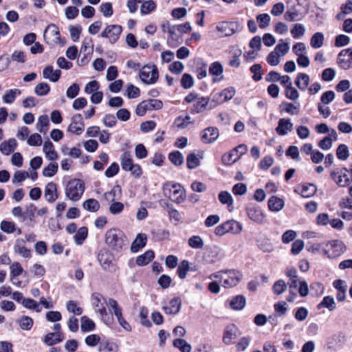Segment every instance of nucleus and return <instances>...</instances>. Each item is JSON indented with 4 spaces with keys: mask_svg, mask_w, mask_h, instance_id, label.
<instances>
[{
    "mask_svg": "<svg viewBox=\"0 0 352 352\" xmlns=\"http://www.w3.org/2000/svg\"><path fill=\"white\" fill-rule=\"evenodd\" d=\"M104 241L111 251L117 253L121 252L128 244L125 234L116 228H111L106 232Z\"/></svg>",
    "mask_w": 352,
    "mask_h": 352,
    "instance_id": "obj_1",
    "label": "nucleus"
},
{
    "mask_svg": "<svg viewBox=\"0 0 352 352\" xmlns=\"http://www.w3.org/2000/svg\"><path fill=\"white\" fill-rule=\"evenodd\" d=\"M85 191L84 182L80 179L70 180L65 188L66 196L72 201H78Z\"/></svg>",
    "mask_w": 352,
    "mask_h": 352,
    "instance_id": "obj_2",
    "label": "nucleus"
},
{
    "mask_svg": "<svg viewBox=\"0 0 352 352\" xmlns=\"http://www.w3.org/2000/svg\"><path fill=\"white\" fill-rule=\"evenodd\" d=\"M163 190L165 196H168L171 201L177 204H180L185 200L186 192L179 184H173L171 188H168V184H166Z\"/></svg>",
    "mask_w": 352,
    "mask_h": 352,
    "instance_id": "obj_3",
    "label": "nucleus"
},
{
    "mask_svg": "<svg viewBox=\"0 0 352 352\" xmlns=\"http://www.w3.org/2000/svg\"><path fill=\"white\" fill-rule=\"evenodd\" d=\"M159 77V72L156 65H146L140 72V78L146 85L154 84Z\"/></svg>",
    "mask_w": 352,
    "mask_h": 352,
    "instance_id": "obj_4",
    "label": "nucleus"
},
{
    "mask_svg": "<svg viewBox=\"0 0 352 352\" xmlns=\"http://www.w3.org/2000/svg\"><path fill=\"white\" fill-rule=\"evenodd\" d=\"M163 107V102L160 100L148 99L140 102L135 109V113L138 116H143L147 111L159 110Z\"/></svg>",
    "mask_w": 352,
    "mask_h": 352,
    "instance_id": "obj_5",
    "label": "nucleus"
},
{
    "mask_svg": "<svg viewBox=\"0 0 352 352\" xmlns=\"http://www.w3.org/2000/svg\"><path fill=\"white\" fill-rule=\"evenodd\" d=\"M113 256L109 250L101 249L98 254V260L102 269L107 272H114L115 265L113 263Z\"/></svg>",
    "mask_w": 352,
    "mask_h": 352,
    "instance_id": "obj_6",
    "label": "nucleus"
},
{
    "mask_svg": "<svg viewBox=\"0 0 352 352\" xmlns=\"http://www.w3.org/2000/svg\"><path fill=\"white\" fill-rule=\"evenodd\" d=\"M327 249L324 254L329 258H336L340 256L345 251V247L342 241L334 240L327 243Z\"/></svg>",
    "mask_w": 352,
    "mask_h": 352,
    "instance_id": "obj_7",
    "label": "nucleus"
},
{
    "mask_svg": "<svg viewBox=\"0 0 352 352\" xmlns=\"http://www.w3.org/2000/svg\"><path fill=\"white\" fill-rule=\"evenodd\" d=\"M122 28L120 25H109L101 32L100 36L108 38L111 44H114L120 38Z\"/></svg>",
    "mask_w": 352,
    "mask_h": 352,
    "instance_id": "obj_8",
    "label": "nucleus"
},
{
    "mask_svg": "<svg viewBox=\"0 0 352 352\" xmlns=\"http://www.w3.org/2000/svg\"><path fill=\"white\" fill-rule=\"evenodd\" d=\"M348 169L345 167L331 173V179L340 186L345 187L352 182V177H349L347 175Z\"/></svg>",
    "mask_w": 352,
    "mask_h": 352,
    "instance_id": "obj_9",
    "label": "nucleus"
},
{
    "mask_svg": "<svg viewBox=\"0 0 352 352\" xmlns=\"http://www.w3.org/2000/svg\"><path fill=\"white\" fill-rule=\"evenodd\" d=\"M234 95L233 88L225 89L221 91H213L210 95V101L216 104H220L230 100Z\"/></svg>",
    "mask_w": 352,
    "mask_h": 352,
    "instance_id": "obj_10",
    "label": "nucleus"
},
{
    "mask_svg": "<svg viewBox=\"0 0 352 352\" xmlns=\"http://www.w3.org/2000/svg\"><path fill=\"white\" fill-rule=\"evenodd\" d=\"M337 63L345 70L352 67V47L342 50L338 55Z\"/></svg>",
    "mask_w": 352,
    "mask_h": 352,
    "instance_id": "obj_11",
    "label": "nucleus"
},
{
    "mask_svg": "<svg viewBox=\"0 0 352 352\" xmlns=\"http://www.w3.org/2000/svg\"><path fill=\"white\" fill-rule=\"evenodd\" d=\"M84 128V122L81 114H75L72 118V123L69 125L67 131L76 135L82 133Z\"/></svg>",
    "mask_w": 352,
    "mask_h": 352,
    "instance_id": "obj_12",
    "label": "nucleus"
},
{
    "mask_svg": "<svg viewBox=\"0 0 352 352\" xmlns=\"http://www.w3.org/2000/svg\"><path fill=\"white\" fill-rule=\"evenodd\" d=\"M242 148V144L238 145L233 148L230 153H225L222 156V162L224 165L229 166L236 162L242 156V152H239V149Z\"/></svg>",
    "mask_w": 352,
    "mask_h": 352,
    "instance_id": "obj_13",
    "label": "nucleus"
},
{
    "mask_svg": "<svg viewBox=\"0 0 352 352\" xmlns=\"http://www.w3.org/2000/svg\"><path fill=\"white\" fill-rule=\"evenodd\" d=\"M219 135L217 128L208 127L202 131L201 140L205 144H210L217 139Z\"/></svg>",
    "mask_w": 352,
    "mask_h": 352,
    "instance_id": "obj_14",
    "label": "nucleus"
},
{
    "mask_svg": "<svg viewBox=\"0 0 352 352\" xmlns=\"http://www.w3.org/2000/svg\"><path fill=\"white\" fill-rule=\"evenodd\" d=\"M182 307V300L179 297H175L169 302V306H163L162 309L166 314L176 315L177 314Z\"/></svg>",
    "mask_w": 352,
    "mask_h": 352,
    "instance_id": "obj_15",
    "label": "nucleus"
},
{
    "mask_svg": "<svg viewBox=\"0 0 352 352\" xmlns=\"http://www.w3.org/2000/svg\"><path fill=\"white\" fill-rule=\"evenodd\" d=\"M239 329L234 324L228 325L225 329L223 341L226 344H230L233 340L236 338Z\"/></svg>",
    "mask_w": 352,
    "mask_h": 352,
    "instance_id": "obj_16",
    "label": "nucleus"
},
{
    "mask_svg": "<svg viewBox=\"0 0 352 352\" xmlns=\"http://www.w3.org/2000/svg\"><path fill=\"white\" fill-rule=\"evenodd\" d=\"M45 197L46 200L50 203H52L58 199V195L55 183L51 182L45 186Z\"/></svg>",
    "mask_w": 352,
    "mask_h": 352,
    "instance_id": "obj_17",
    "label": "nucleus"
},
{
    "mask_svg": "<svg viewBox=\"0 0 352 352\" xmlns=\"http://www.w3.org/2000/svg\"><path fill=\"white\" fill-rule=\"evenodd\" d=\"M293 129V124L289 119L280 118L276 129V133L280 135H285L288 131Z\"/></svg>",
    "mask_w": 352,
    "mask_h": 352,
    "instance_id": "obj_18",
    "label": "nucleus"
},
{
    "mask_svg": "<svg viewBox=\"0 0 352 352\" xmlns=\"http://www.w3.org/2000/svg\"><path fill=\"white\" fill-rule=\"evenodd\" d=\"M146 241L147 237L146 234L142 233L138 234L131 244V251L132 252H138L146 245Z\"/></svg>",
    "mask_w": 352,
    "mask_h": 352,
    "instance_id": "obj_19",
    "label": "nucleus"
},
{
    "mask_svg": "<svg viewBox=\"0 0 352 352\" xmlns=\"http://www.w3.org/2000/svg\"><path fill=\"white\" fill-rule=\"evenodd\" d=\"M284 206L285 202L283 199L276 196H272L268 200L269 209L272 212L280 211Z\"/></svg>",
    "mask_w": 352,
    "mask_h": 352,
    "instance_id": "obj_20",
    "label": "nucleus"
},
{
    "mask_svg": "<svg viewBox=\"0 0 352 352\" xmlns=\"http://www.w3.org/2000/svg\"><path fill=\"white\" fill-rule=\"evenodd\" d=\"M43 151L45 153L46 157L50 160L54 161L58 157L57 152L54 150V144L50 140L45 142Z\"/></svg>",
    "mask_w": 352,
    "mask_h": 352,
    "instance_id": "obj_21",
    "label": "nucleus"
},
{
    "mask_svg": "<svg viewBox=\"0 0 352 352\" xmlns=\"http://www.w3.org/2000/svg\"><path fill=\"white\" fill-rule=\"evenodd\" d=\"M247 213L250 219L256 223H263L265 221V218L260 209L255 208H248Z\"/></svg>",
    "mask_w": 352,
    "mask_h": 352,
    "instance_id": "obj_22",
    "label": "nucleus"
},
{
    "mask_svg": "<svg viewBox=\"0 0 352 352\" xmlns=\"http://www.w3.org/2000/svg\"><path fill=\"white\" fill-rule=\"evenodd\" d=\"M24 243L23 239H17L14 247V252L21 254L24 258H30L31 250L25 248Z\"/></svg>",
    "mask_w": 352,
    "mask_h": 352,
    "instance_id": "obj_23",
    "label": "nucleus"
},
{
    "mask_svg": "<svg viewBox=\"0 0 352 352\" xmlns=\"http://www.w3.org/2000/svg\"><path fill=\"white\" fill-rule=\"evenodd\" d=\"M155 257L153 250H147L144 254L138 256L136 258V263L139 266H144L148 264Z\"/></svg>",
    "mask_w": 352,
    "mask_h": 352,
    "instance_id": "obj_24",
    "label": "nucleus"
},
{
    "mask_svg": "<svg viewBox=\"0 0 352 352\" xmlns=\"http://www.w3.org/2000/svg\"><path fill=\"white\" fill-rule=\"evenodd\" d=\"M120 163L122 168L125 171H129L133 166V162L129 151H124L120 157Z\"/></svg>",
    "mask_w": 352,
    "mask_h": 352,
    "instance_id": "obj_25",
    "label": "nucleus"
},
{
    "mask_svg": "<svg viewBox=\"0 0 352 352\" xmlns=\"http://www.w3.org/2000/svg\"><path fill=\"white\" fill-rule=\"evenodd\" d=\"M309 76L305 73H299L296 77L295 83L298 88L305 91L309 84Z\"/></svg>",
    "mask_w": 352,
    "mask_h": 352,
    "instance_id": "obj_26",
    "label": "nucleus"
},
{
    "mask_svg": "<svg viewBox=\"0 0 352 352\" xmlns=\"http://www.w3.org/2000/svg\"><path fill=\"white\" fill-rule=\"evenodd\" d=\"M122 195V189L120 185H116L111 190L105 192L104 196L106 200L109 201H115L116 199H119Z\"/></svg>",
    "mask_w": 352,
    "mask_h": 352,
    "instance_id": "obj_27",
    "label": "nucleus"
},
{
    "mask_svg": "<svg viewBox=\"0 0 352 352\" xmlns=\"http://www.w3.org/2000/svg\"><path fill=\"white\" fill-rule=\"evenodd\" d=\"M94 51V43L91 37H85L80 48V54L91 56Z\"/></svg>",
    "mask_w": 352,
    "mask_h": 352,
    "instance_id": "obj_28",
    "label": "nucleus"
},
{
    "mask_svg": "<svg viewBox=\"0 0 352 352\" xmlns=\"http://www.w3.org/2000/svg\"><path fill=\"white\" fill-rule=\"evenodd\" d=\"M80 329L82 332L92 331L96 329L95 322L86 316H83L80 318Z\"/></svg>",
    "mask_w": 352,
    "mask_h": 352,
    "instance_id": "obj_29",
    "label": "nucleus"
},
{
    "mask_svg": "<svg viewBox=\"0 0 352 352\" xmlns=\"http://www.w3.org/2000/svg\"><path fill=\"white\" fill-rule=\"evenodd\" d=\"M240 279L234 275H226V277H221V285L226 288L232 287L236 285Z\"/></svg>",
    "mask_w": 352,
    "mask_h": 352,
    "instance_id": "obj_30",
    "label": "nucleus"
},
{
    "mask_svg": "<svg viewBox=\"0 0 352 352\" xmlns=\"http://www.w3.org/2000/svg\"><path fill=\"white\" fill-rule=\"evenodd\" d=\"M317 191L316 186L313 184H306L302 186L300 195L302 197L309 198L312 197Z\"/></svg>",
    "mask_w": 352,
    "mask_h": 352,
    "instance_id": "obj_31",
    "label": "nucleus"
},
{
    "mask_svg": "<svg viewBox=\"0 0 352 352\" xmlns=\"http://www.w3.org/2000/svg\"><path fill=\"white\" fill-rule=\"evenodd\" d=\"M88 235V229L87 227H81L74 236V241L77 245H82Z\"/></svg>",
    "mask_w": 352,
    "mask_h": 352,
    "instance_id": "obj_32",
    "label": "nucleus"
},
{
    "mask_svg": "<svg viewBox=\"0 0 352 352\" xmlns=\"http://www.w3.org/2000/svg\"><path fill=\"white\" fill-rule=\"evenodd\" d=\"M324 37L322 32L315 33L311 38L310 45L314 49H318L323 45Z\"/></svg>",
    "mask_w": 352,
    "mask_h": 352,
    "instance_id": "obj_33",
    "label": "nucleus"
},
{
    "mask_svg": "<svg viewBox=\"0 0 352 352\" xmlns=\"http://www.w3.org/2000/svg\"><path fill=\"white\" fill-rule=\"evenodd\" d=\"M318 309H321L322 307H325L328 309L329 311H333L336 306V302L333 298L327 296H324L322 300L319 303L317 306Z\"/></svg>",
    "mask_w": 352,
    "mask_h": 352,
    "instance_id": "obj_34",
    "label": "nucleus"
},
{
    "mask_svg": "<svg viewBox=\"0 0 352 352\" xmlns=\"http://www.w3.org/2000/svg\"><path fill=\"white\" fill-rule=\"evenodd\" d=\"M173 346L181 352H190L192 347L185 340L177 338L173 340Z\"/></svg>",
    "mask_w": 352,
    "mask_h": 352,
    "instance_id": "obj_35",
    "label": "nucleus"
},
{
    "mask_svg": "<svg viewBox=\"0 0 352 352\" xmlns=\"http://www.w3.org/2000/svg\"><path fill=\"white\" fill-rule=\"evenodd\" d=\"M82 207L87 211L95 212L100 209V204L95 199H88L83 202Z\"/></svg>",
    "mask_w": 352,
    "mask_h": 352,
    "instance_id": "obj_36",
    "label": "nucleus"
},
{
    "mask_svg": "<svg viewBox=\"0 0 352 352\" xmlns=\"http://www.w3.org/2000/svg\"><path fill=\"white\" fill-rule=\"evenodd\" d=\"M168 159L175 166H177L183 164L184 161L182 153L179 151L170 152L168 155Z\"/></svg>",
    "mask_w": 352,
    "mask_h": 352,
    "instance_id": "obj_37",
    "label": "nucleus"
},
{
    "mask_svg": "<svg viewBox=\"0 0 352 352\" xmlns=\"http://www.w3.org/2000/svg\"><path fill=\"white\" fill-rule=\"evenodd\" d=\"M49 125L50 120L47 115H42L38 118L36 128L41 133H45L48 129Z\"/></svg>",
    "mask_w": 352,
    "mask_h": 352,
    "instance_id": "obj_38",
    "label": "nucleus"
},
{
    "mask_svg": "<svg viewBox=\"0 0 352 352\" xmlns=\"http://www.w3.org/2000/svg\"><path fill=\"white\" fill-rule=\"evenodd\" d=\"M20 327L23 330L29 331L32 329L34 324V320L32 318L23 316L17 320Z\"/></svg>",
    "mask_w": 352,
    "mask_h": 352,
    "instance_id": "obj_39",
    "label": "nucleus"
},
{
    "mask_svg": "<svg viewBox=\"0 0 352 352\" xmlns=\"http://www.w3.org/2000/svg\"><path fill=\"white\" fill-rule=\"evenodd\" d=\"M98 350L100 352H117L118 347L116 343L107 340L100 343Z\"/></svg>",
    "mask_w": 352,
    "mask_h": 352,
    "instance_id": "obj_40",
    "label": "nucleus"
},
{
    "mask_svg": "<svg viewBox=\"0 0 352 352\" xmlns=\"http://www.w3.org/2000/svg\"><path fill=\"white\" fill-rule=\"evenodd\" d=\"M218 199L222 204H227L229 210L231 211L230 207L233 204V199L230 193L228 191H221L218 195Z\"/></svg>",
    "mask_w": 352,
    "mask_h": 352,
    "instance_id": "obj_41",
    "label": "nucleus"
},
{
    "mask_svg": "<svg viewBox=\"0 0 352 352\" xmlns=\"http://www.w3.org/2000/svg\"><path fill=\"white\" fill-rule=\"evenodd\" d=\"M210 99L204 97L199 98L198 101L193 105L192 113H200L203 111L209 102Z\"/></svg>",
    "mask_w": 352,
    "mask_h": 352,
    "instance_id": "obj_42",
    "label": "nucleus"
},
{
    "mask_svg": "<svg viewBox=\"0 0 352 352\" xmlns=\"http://www.w3.org/2000/svg\"><path fill=\"white\" fill-rule=\"evenodd\" d=\"M217 256V248H206L204 253V260L208 263H213L214 258Z\"/></svg>",
    "mask_w": 352,
    "mask_h": 352,
    "instance_id": "obj_43",
    "label": "nucleus"
},
{
    "mask_svg": "<svg viewBox=\"0 0 352 352\" xmlns=\"http://www.w3.org/2000/svg\"><path fill=\"white\" fill-rule=\"evenodd\" d=\"M156 9V3L153 0L145 1L141 6L140 12L145 15Z\"/></svg>",
    "mask_w": 352,
    "mask_h": 352,
    "instance_id": "obj_44",
    "label": "nucleus"
},
{
    "mask_svg": "<svg viewBox=\"0 0 352 352\" xmlns=\"http://www.w3.org/2000/svg\"><path fill=\"white\" fill-rule=\"evenodd\" d=\"M186 165L189 169H195L200 165V160L195 153H191L186 157Z\"/></svg>",
    "mask_w": 352,
    "mask_h": 352,
    "instance_id": "obj_45",
    "label": "nucleus"
},
{
    "mask_svg": "<svg viewBox=\"0 0 352 352\" xmlns=\"http://www.w3.org/2000/svg\"><path fill=\"white\" fill-rule=\"evenodd\" d=\"M189 270L190 267L188 261L183 260L178 266L177 273L181 279H184Z\"/></svg>",
    "mask_w": 352,
    "mask_h": 352,
    "instance_id": "obj_46",
    "label": "nucleus"
},
{
    "mask_svg": "<svg viewBox=\"0 0 352 352\" xmlns=\"http://www.w3.org/2000/svg\"><path fill=\"white\" fill-rule=\"evenodd\" d=\"M107 305L113 309L118 320L122 318V308L118 305V302L115 299L109 298Z\"/></svg>",
    "mask_w": 352,
    "mask_h": 352,
    "instance_id": "obj_47",
    "label": "nucleus"
},
{
    "mask_svg": "<svg viewBox=\"0 0 352 352\" xmlns=\"http://www.w3.org/2000/svg\"><path fill=\"white\" fill-rule=\"evenodd\" d=\"M21 90L18 89H10L6 91L3 97V102L8 104H12L16 99V94H21Z\"/></svg>",
    "mask_w": 352,
    "mask_h": 352,
    "instance_id": "obj_48",
    "label": "nucleus"
},
{
    "mask_svg": "<svg viewBox=\"0 0 352 352\" xmlns=\"http://www.w3.org/2000/svg\"><path fill=\"white\" fill-rule=\"evenodd\" d=\"M50 87L47 82H40L34 88V92L37 96H44L49 94Z\"/></svg>",
    "mask_w": 352,
    "mask_h": 352,
    "instance_id": "obj_49",
    "label": "nucleus"
},
{
    "mask_svg": "<svg viewBox=\"0 0 352 352\" xmlns=\"http://www.w3.org/2000/svg\"><path fill=\"white\" fill-rule=\"evenodd\" d=\"M305 33V28L302 24L295 23L291 30V34L294 38H299L304 36Z\"/></svg>",
    "mask_w": 352,
    "mask_h": 352,
    "instance_id": "obj_50",
    "label": "nucleus"
},
{
    "mask_svg": "<svg viewBox=\"0 0 352 352\" xmlns=\"http://www.w3.org/2000/svg\"><path fill=\"white\" fill-rule=\"evenodd\" d=\"M336 155L339 160H346L349 156L347 146L344 144H340L336 150Z\"/></svg>",
    "mask_w": 352,
    "mask_h": 352,
    "instance_id": "obj_51",
    "label": "nucleus"
},
{
    "mask_svg": "<svg viewBox=\"0 0 352 352\" xmlns=\"http://www.w3.org/2000/svg\"><path fill=\"white\" fill-rule=\"evenodd\" d=\"M22 305L27 309H33L36 312H40L41 311V307L39 304L34 300L32 298H25L23 300Z\"/></svg>",
    "mask_w": 352,
    "mask_h": 352,
    "instance_id": "obj_52",
    "label": "nucleus"
},
{
    "mask_svg": "<svg viewBox=\"0 0 352 352\" xmlns=\"http://www.w3.org/2000/svg\"><path fill=\"white\" fill-rule=\"evenodd\" d=\"M285 106L284 111L290 115H298L300 111V104L289 102H283L280 107Z\"/></svg>",
    "mask_w": 352,
    "mask_h": 352,
    "instance_id": "obj_53",
    "label": "nucleus"
},
{
    "mask_svg": "<svg viewBox=\"0 0 352 352\" xmlns=\"http://www.w3.org/2000/svg\"><path fill=\"white\" fill-rule=\"evenodd\" d=\"M287 285L283 280L276 281L272 287L273 292L276 295H280L287 289Z\"/></svg>",
    "mask_w": 352,
    "mask_h": 352,
    "instance_id": "obj_54",
    "label": "nucleus"
},
{
    "mask_svg": "<svg viewBox=\"0 0 352 352\" xmlns=\"http://www.w3.org/2000/svg\"><path fill=\"white\" fill-rule=\"evenodd\" d=\"M148 310L146 307H142L140 308V318L141 324L146 327H151L152 324L148 319Z\"/></svg>",
    "mask_w": 352,
    "mask_h": 352,
    "instance_id": "obj_55",
    "label": "nucleus"
},
{
    "mask_svg": "<svg viewBox=\"0 0 352 352\" xmlns=\"http://www.w3.org/2000/svg\"><path fill=\"white\" fill-rule=\"evenodd\" d=\"M58 165L57 163H50L43 170V175L45 177H52L58 171Z\"/></svg>",
    "mask_w": 352,
    "mask_h": 352,
    "instance_id": "obj_56",
    "label": "nucleus"
},
{
    "mask_svg": "<svg viewBox=\"0 0 352 352\" xmlns=\"http://www.w3.org/2000/svg\"><path fill=\"white\" fill-rule=\"evenodd\" d=\"M256 21L260 28L265 29L269 26L271 18L268 14H260L256 16Z\"/></svg>",
    "mask_w": 352,
    "mask_h": 352,
    "instance_id": "obj_57",
    "label": "nucleus"
},
{
    "mask_svg": "<svg viewBox=\"0 0 352 352\" xmlns=\"http://www.w3.org/2000/svg\"><path fill=\"white\" fill-rule=\"evenodd\" d=\"M194 85V79L192 76L187 73L182 75L181 79V85L184 89H188L191 88Z\"/></svg>",
    "mask_w": 352,
    "mask_h": 352,
    "instance_id": "obj_58",
    "label": "nucleus"
},
{
    "mask_svg": "<svg viewBox=\"0 0 352 352\" xmlns=\"http://www.w3.org/2000/svg\"><path fill=\"white\" fill-rule=\"evenodd\" d=\"M188 245L194 249L202 248L204 246V241L199 236L194 235L189 238Z\"/></svg>",
    "mask_w": 352,
    "mask_h": 352,
    "instance_id": "obj_59",
    "label": "nucleus"
},
{
    "mask_svg": "<svg viewBox=\"0 0 352 352\" xmlns=\"http://www.w3.org/2000/svg\"><path fill=\"white\" fill-rule=\"evenodd\" d=\"M0 228L4 232L11 234L15 232L16 225L12 221H2L0 224Z\"/></svg>",
    "mask_w": 352,
    "mask_h": 352,
    "instance_id": "obj_60",
    "label": "nucleus"
},
{
    "mask_svg": "<svg viewBox=\"0 0 352 352\" xmlns=\"http://www.w3.org/2000/svg\"><path fill=\"white\" fill-rule=\"evenodd\" d=\"M274 307L275 313L278 317L284 316L288 309L287 304L284 301L278 302L274 304Z\"/></svg>",
    "mask_w": 352,
    "mask_h": 352,
    "instance_id": "obj_61",
    "label": "nucleus"
},
{
    "mask_svg": "<svg viewBox=\"0 0 352 352\" xmlns=\"http://www.w3.org/2000/svg\"><path fill=\"white\" fill-rule=\"evenodd\" d=\"M223 73V66L222 65L218 62L215 61L211 64L209 67V74L212 76H219L221 75Z\"/></svg>",
    "mask_w": 352,
    "mask_h": 352,
    "instance_id": "obj_62",
    "label": "nucleus"
},
{
    "mask_svg": "<svg viewBox=\"0 0 352 352\" xmlns=\"http://www.w3.org/2000/svg\"><path fill=\"white\" fill-rule=\"evenodd\" d=\"M71 38L74 42L78 41L80 33L82 32V27L80 25L76 26L70 25L69 27Z\"/></svg>",
    "mask_w": 352,
    "mask_h": 352,
    "instance_id": "obj_63",
    "label": "nucleus"
},
{
    "mask_svg": "<svg viewBox=\"0 0 352 352\" xmlns=\"http://www.w3.org/2000/svg\"><path fill=\"white\" fill-rule=\"evenodd\" d=\"M100 11L105 17H109L112 16L113 14L112 4L110 2L102 3L100 6Z\"/></svg>",
    "mask_w": 352,
    "mask_h": 352,
    "instance_id": "obj_64",
    "label": "nucleus"
}]
</instances>
